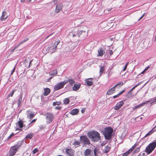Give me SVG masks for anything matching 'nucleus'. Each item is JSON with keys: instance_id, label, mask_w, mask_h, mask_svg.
Here are the masks:
<instances>
[{"instance_id": "680f3d73", "label": "nucleus", "mask_w": 156, "mask_h": 156, "mask_svg": "<svg viewBox=\"0 0 156 156\" xmlns=\"http://www.w3.org/2000/svg\"><path fill=\"white\" fill-rule=\"evenodd\" d=\"M112 9V8H111V9H106L105 10V11L107 10L109 12V11H110L111 10V9Z\"/></svg>"}, {"instance_id": "a878e982", "label": "nucleus", "mask_w": 156, "mask_h": 156, "mask_svg": "<svg viewBox=\"0 0 156 156\" xmlns=\"http://www.w3.org/2000/svg\"><path fill=\"white\" fill-rule=\"evenodd\" d=\"M23 93L21 94V95L20 97L19 98L18 100V104L19 106L22 102V96Z\"/></svg>"}, {"instance_id": "09e8293b", "label": "nucleus", "mask_w": 156, "mask_h": 156, "mask_svg": "<svg viewBox=\"0 0 156 156\" xmlns=\"http://www.w3.org/2000/svg\"><path fill=\"white\" fill-rule=\"evenodd\" d=\"M33 60V59L31 60L30 61V62L29 64V65H28V68H30V67L31 65H32L31 62H32Z\"/></svg>"}, {"instance_id": "7ed1b4c3", "label": "nucleus", "mask_w": 156, "mask_h": 156, "mask_svg": "<svg viewBox=\"0 0 156 156\" xmlns=\"http://www.w3.org/2000/svg\"><path fill=\"white\" fill-rule=\"evenodd\" d=\"M113 132V129L110 127L105 128L104 135L105 138L108 140H110L112 136Z\"/></svg>"}, {"instance_id": "c756f323", "label": "nucleus", "mask_w": 156, "mask_h": 156, "mask_svg": "<svg viewBox=\"0 0 156 156\" xmlns=\"http://www.w3.org/2000/svg\"><path fill=\"white\" fill-rule=\"evenodd\" d=\"M57 74V69H55L53 70L51 73L50 74V75L52 76H56Z\"/></svg>"}, {"instance_id": "423d86ee", "label": "nucleus", "mask_w": 156, "mask_h": 156, "mask_svg": "<svg viewBox=\"0 0 156 156\" xmlns=\"http://www.w3.org/2000/svg\"><path fill=\"white\" fill-rule=\"evenodd\" d=\"M68 83L67 80H65L57 83L54 87V90H57L63 88L65 84Z\"/></svg>"}, {"instance_id": "20e7f679", "label": "nucleus", "mask_w": 156, "mask_h": 156, "mask_svg": "<svg viewBox=\"0 0 156 156\" xmlns=\"http://www.w3.org/2000/svg\"><path fill=\"white\" fill-rule=\"evenodd\" d=\"M60 42V41L59 40L56 41L54 45L47 48V51L48 52L50 51L51 53L55 52L57 48V45L59 44Z\"/></svg>"}, {"instance_id": "c03bdc74", "label": "nucleus", "mask_w": 156, "mask_h": 156, "mask_svg": "<svg viewBox=\"0 0 156 156\" xmlns=\"http://www.w3.org/2000/svg\"><path fill=\"white\" fill-rule=\"evenodd\" d=\"M38 151H39L38 149L37 148H35L32 151L33 154H35Z\"/></svg>"}, {"instance_id": "ddd939ff", "label": "nucleus", "mask_w": 156, "mask_h": 156, "mask_svg": "<svg viewBox=\"0 0 156 156\" xmlns=\"http://www.w3.org/2000/svg\"><path fill=\"white\" fill-rule=\"evenodd\" d=\"M30 112V110H28L26 112L27 113V117L31 120L35 116V114L34 113H31L29 114V112Z\"/></svg>"}, {"instance_id": "f8f14e48", "label": "nucleus", "mask_w": 156, "mask_h": 156, "mask_svg": "<svg viewBox=\"0 0 156 156\" xmlns=\"http://www.w3.org/2000/svg\"><path fill=\"white\" fill-rule=\"evenodd\" d=\"M150 101H147L144 102L143 103H142L139 105H137L135 106L133 108V110L136 109L137 108H140L141 107L144 106L147 103H148L150 102Z\"/></svg>"}, {"instance_id": "e2e57ef3", "label": "nucleus", "mask_w": 156, "mask_h": 156, "mask_svg": "<svg viewBox=\"0 0 156 156\" xmlns=\"http://www.w3.org/2000/svg\"><path fill=\"white\" fill-rule=\"evenodd\" d=\"M154 41H156V36L155 37Z\"/></svg>"}, {"instance_id": "de8ad7c7", "label": "nucleus", "mask_w": 156, "mask_h": 156, "mask_svg": "<svg viewBox=\"0 0 156 156\" xmlns=\"http://www.w3.org/2000/svg\"><path fill=\"white\" fill-rule=\"evenodd\" d=\"M61 107L59 106H56V107H55V109H57V110H60V109H61Z\"/></svg>"}, {"instance_id": "c85d7f7f", "label": "nucleus", "mask_w": 156, "mask_h": 156, "mask_svg": "<svg viewBox=\"0 0 156 156\" xmlns=\"http://www.w3.org/2000/svg\"><path fill=\"white\" fill-rule=\"evenodd\" d=\"M110 149V147L108 146H106L105 147L104 149V151L105 152L108 153V152Z\"/></svg>"}, {"instance_id": "774afa93", "label": "nucleus", "mask_w": 156, "mask_h": 156, "mask_svg": "<svg viewBox=\"0 0 156 156\" xmlns=\"http://www.w3.org/2000/svg\"><path fill=\"white\" fill-rule=\"evenodd\" d=\"M76 35L74 34L73 35V37H76Z\"/></svg>"}, {"instance_id": "338daca9", "label": "nucleus", "mask_w": 156, "mask_h": 156, "mask_svg": "<svg viewBox=\"0 0 156 156\" xmlns=\"http://www.w3.org/2000/svg\"><path fill=\"white\" fill-rule=\"evenodd\" d=\"M16 48H15L13 50H12V52H13L14 51L15 49H16Z\"/></svg>"}, {"instance_id": "a19ab883", "label": "nucleus", "mask_w": 156, "mask_h": 156, "mask_svg": "<svg viewBox=\"0 0 156 156\" xmlns=\"http://www.w3.org/2000/svg\"><path fill=\"white\" fill-rule=\"evenodd\" d=\"M61 102L60 101H56V102H54L53 103V106H55L56 105H61Z\"/></svg>"}, {"instance_id": "393cba45", "label": "nucleus", "mask_w": 156, "mask_h": 156, "mask_svg": "<svg viewBox=\"0 0 156 156\" xmlns=\"http://www.w3.org/2000/svg\"><path fill=\"white\" fill-rule=\"evenodd\" d=\"M125 90H123L122 91H121V92L118 93L117 95H115L113 96V98H116L118 97L119 96H120L123 93L125 92Z\"/></svg>"}, {"instance_id": "4c0bfd02", "label": "nucleus", "mask_w": 156, "mask_h": 156, "mask_svg": "<svg viewBox=\"0 0 156 156\" xmlns=\"http://www.w3.org/2000/svg\"><path fill=\"white\" fill-rule=\"evenodd\" d=\"M63 101L65 104H67L69 103V100L68 98H66Z\"/></svg>"}, {"instance_id": "cd10ccee", "label": "nucleus", "mask_w": 156, "mask_h": 156, "mask_svg": "<svg viewBox=\"0 0 156 156\" xmlns=\"http://www.w3.org/2000/svg\"><path fill=\"white\" fill-rule=\"evenodd\" d=\"M29 39L28 38L24 40L23 41H21L17 46L15 47V48H17L20 45L24 43L26 41H27Z\"/></svg>"}, {"instance_id": "2f4dec72", "label": "nucleus", "mask_w": 156, "mask_h": 156, "mask_svg": "<svg viewBox=\"0 0 156 156\" xmlns=\"http://www.w3.org/2000/svg\"><path fill=\"white\" fill-rule=\"evenodd\" d=\"M131 153V151H130L129 149L128 151L124 153L122 155V156H127Z\"/></svg>"}, {"instance_id": "3c124183", "label": "nucleus", "mask_w": 156, "mask_h": 156, "mask_svg": "<svg viewBox=\"0 0 156 156\" xmlns=\"http://www.w3.org/2000/svg\"><path fill=\"white\" fill-rule=\"evenodd\" d=\"M15 67H14L13 69H12V72L11 73V75H12L13 73L15 71Z\"/></svg>"}, {"instance_id": "7c9ffc66", "label": "nucleus", "mask_w": 156, "mask_h": 156, "mask_svg": "<svg viewBox=\"0 0 156 156\" xmlns=\"http://www.w3.org/2000/svg\"><path fill=\"white\" fill-rule=\"evenodd\" d=\"M68 82L70 85H73L75 83V82L73 79H69L68 80Z\"/></svg>"}, {"instance_id": "b1692460", "label": "nucleus", "mask_w": 156, "mask_h": 156, "mask_svg": "<svg viewBox=\"0 0 156 156\" xmlns=\"http://www.w3.org/2000/svg\"><path fill=\"white\" fill-rule=\"evenodd\" d=\"M79 112V110L77 109H74L72 110L70 113L72 115H76L78 114Z\"/></svg>"}, {"instance_id": "e433bc0d", "label": "nucleus", "mask_w": 156, "mask_h": 156, "mask_svg": "<svg viewBox=\"0 0 156 156\" xmlns=\"http://www.w3.org/2000/svg\"><path fill=\"white\" fill-rule=\"evenodd\" d=\"M140 147H137L133 151V154H135L140 151Z\"/></svg>"}, {"instance_id": "4d7b16f0", "label": "nucleus", "mask_w": 156, "mask_h": 156, "mask_svg": "<svg viewBox=\"0 0 156 156\" xmlns=\"http://www.w3.org/2000/svg\"><path fill=\"white\" fill-rule=\"evenodd\" d=\"M136 87L134 86L130 90L131 91H132V90H134V89H135V88H136Z\"/></svg>"}, {"instance_id": "f704fd0d", "label": "nucleus", "mask_w": 156, "mask_h": 156, "mask_svg": "<svg viewBox=\"0 0 156 156\" xmlns=\"http://www.w3.org/2000/svg\"><path fill=\"white\" fill-rule=\"evenodd\" d=\"M37 120V119H34L33 120H32V121L30 122V123L28 125V126H29L28 128H29L30 127L32 126V125L31 124L32 123H33L35 122Z\"/></svg>"}, {"instance_id": "6e6552de", "label": "nucleus", "mask_w": 156, "mask_h": 156, "mask_svg": "<svg viewBox=\"0 0 156 156\" xmlns=\"http://www.w3.org/2000/svg\"><path fill=\"white\" fill-rule=\"evenodd\" d=\"M8 11L4 9L2 13V15L0 18V20L2 21L6 20L9 17V15L8 14Z\"/></svg>"}, {"instance_id": "13d9d810", "label": "nucleus", "mask_w": 156, "mask_h": 156, "mask_svg": "<svg viewBox=\"0 0 156 156\" xmlns=\"http://www.w3.org/2000/svg\"><path fill=\"white\" fill-rule=\"evenodd\" d=\"M142 82H140L139 83H137V85L139 86V85H140L142 83Z\"/></svg>"}, {"instance_id": "412c9836", "label": "nucleus", "mask_w": 156, "mask_h": 156, "mask_svg": "<svg viewBox=\"0 0 156 156\" xmlns=\"http://www.w3.org/2000/svg\"><path fill=\"white\" fill-rule=\"evenodd\" d=\"M50 90L48 88H45L44 89V91L43 93V95L44 96H47L50 93Z\"/></svg>"}, {"instance_id": "6e6d98bb", "label": "nucleus", "mask_w": 156, "mask_h": 156, "mask_svg": "<svg viewBox=\"0 0 156 156\" xmlns=\"http://www.w3.org/2000/svg\"><path fill=\"white\" fill-rule=\"evenodd\" d=\"M139 155L144 156L145 155V153H140Z\"/></svg>"}, {"instance_id": "0e129e2a", "label": "nucleus", "mask_w": 156, "mask_h": 156, "mask_svg": "<svg viewBox=\"0 0 156 156\" xmlns=\"http://www.w3.org/2000/svg\"><path fill=\"white\" fill-rule=\"evenodd\" d=\"M51 35V34H50V35H49L46 38V39H47V38H48V37H49V36H50Z\"/></svg>"}, {"instance_id": "5fc2aeb1", "label": "nucleus", "mask_w": 156, "mask_h": 156, "mask_svg": "<svg viewBox=\"0 0 156 156\" xmlns=\"http://www.w3.org/2000/svg\"><path fill=\"white\" fill-rule=\"evenodd\" d=\"M150 68V67L149 66H148L147 67H146L145 69H144V71H146L148 69Z\"/></svg>"}, {"instance_id": "f257e3e1", "label": "nucleus", "mask_w": 156, "mask_h": 156, "mask_svg": "<svg viewBox=\"0 0 156 156\" xmlns=\"http://www.w3.org/2000/svg\"><path fill=\"white\" fill-rule=\"evenodd\" d=\"M88 136L91 140L94 141H97L100 139L99 134L98 132L94 131H89L88 133Z\"/></svg>"}, {"instance_id": "a211bd4d", "label": "nucleus", "mask_w": 156, "mask_h": 156, "mask_svg": "<svg viewBox=\"0 0 156 156\" xmlns=\"http://www.w3.org/2000/svg\"><path fill=\"white\" fill-rule=\"evenodd\" d=\"M156 126H155L151 130L147 133L144 136V137H146L148 136H150L154 132L156 131V129H155Z\"/></svg>"}, {"instance_id": "69168bd1", "label": "nucleus", "mask_w": 156, "mask_h": 156, "mask_svg": "<svg viewBox=\"0 0 156 156\" xmlns=\"http://www.w3.org/2000/svg\"><path fill=\"white\" fill-rule=\"evenodd\" d=\"M134 86L136 87L138 86V85H137V84H136Z\"/></svg>"}, {"instance_id": "37998d69", "label": "nucleus", "mask_w": 156, "mask_h": 156, "mask_svg": "<svg viewBox=\"0 0 156 156\" xmlns=\"http://www.w3.org/2000/svg\"><path fill=\"white\" fill-rule=\"evenodd\" d=\"M98 148H95L94 149V152L95 156H96L97 155V152H98Z\"/></svg>"}, {"instance_id": "603ef678", "label": "nucleus", "mask_w": 156, "mask_h": 156, "mask_svg": "<svg viewBox=\"0 0 156 156\" xmlns=\"http://www.w3.org/2000/svg\"><path fill=\"white\" fill-rule=\"evenodd\" d=\"M150 101H150H152V103L154 102H155L156 101V97L154 98V99H153V100H152L151 101Z\"/></svg>"}, {"instance_id": "052dcab7", "label": "nucleus", "mask_w": 156, "mask_h": 156, "mask_svg": "<svg viewBox=\"0 0 156 156\" xmlns=\"http://www.w3.org/2000/svg\"><path fill=\"white\" fill-rule=\"evenodd\" d=\"M25 2V0H20V2L22 3H24Z\"/></svg>"}, {"instance_id": "4468645a", "label": "nucleus", "mask_w": 156, "mask_h": 156, "mask_svg": "<svg viewBox=\"0 0 156 156\" xmlns=\"http://www.w3.org/2000/svg\"><path fill=\"white\" fill-rule=\"evenodd\" d=\"M98 55L100 56H103L105 53V50L101 48H99L98 51Z\"/></svg>"}, {"instance_id": "c9c22d12", "label": "nucleus", "mask_w": 156, "mask_h": 156, "mask_svg": "<svg viewBox=\"0 0 156 156\" xmlns=\"http://www.w3.org/2000/svg\"><path fill=\"white\" fill-rule=\"evenodd\" d=\"M16 90H13L11 93H10L9 94H8L7 96V98H9L10 96H11V97H12L14 94V92H15Z\"/></svg>"}, {"instance_id": "2eb2a0df", "label": "nucleus", "mask_w": 156, "mask_h": 156, "mask_svg": "<svg viewBox=\"0 0 156 156\" xmlns=\"http://www.w3.org/2000/svg\"><path fill=\"white\" fill-rule=\"evenodd\" d=\"M85 31L83 30H81L78 32V34H77L78 37H83L86 35L85 34Z\"/></svg>"}, {"instance_id": "dca6fc26", "label": "nucleus", "mask_w": 156, "mask_h": 156, "mask_svg": "<svg viewBox=\"0 0 156 156\" xmlns=\"http://www.w3.org/2000/svg\"><path fill=\"white\" fill-rule=\"evenodd\" d=\"M92 80L93 79L92 78L87 79L85 80V83L88 86H91L93 84Z\"/></svg>"}, {"instance_id": "8fccbe9b", "label": "nucleus", "mask_w": 156, "mask_h": 156, "mask_svg": "<svg viewBox=\"0 0 156 156\" xmlns=\"http://www.w3.org/2000/svg\"><path fill=\"white\" fill-rule=\"evenodd\" d=\"M113 53V52L112 50H110L109 51V55L110 56H111Z\"/></svg>"}, {"instance_id": "5701e85b", "label": "nucleus", "mask_w": 156, "mask_h": 156, "mask_svg": "<svg viewBox=\"0 0 156 156\" xmlns=\"http://www.w3.org/2000/svg\"><path fill=\"white\" fill-rule=\"evenodd\" d=\"M91 152L90 149H87L84 151V154L85 156H88L90 154Z\"/></svg>"}, {"instance_id": "bf43d9fd", "label": "nucleus", "mask_w": 156, "mask_h": 156, "mask_svg": "<svg viewBox=\"0 0 156 156\" xmlns=\"http://www.w3.org/2000/svg\"><path fill=\"white\" fill-rule=\"evenodd\" d=\"M145 72H146V71H144H144H142V72L140 73V74H144V73H145Z\"/></svg>"}, {"instance_id": "f03ea898", "label": "nucleus", "mask_w": 156, "mask_h": 156, "mask_svg": "<svg viewBox=\"0 0 156 156\" xmlns=\"http://www.w3.org/2000/svg\"><path fill=\"white\" fill-rule=\"evenodd\" d=\"M156 147V141L150 143L146 147L145 151L147 154H150Z\"/></svg>"}, {"instance_id": "79ce46f5", "label": "nucleus", "mask_w": 156, "mask_h": 156, "mask_svg": "<svg viewBox=\"0 0 156 156\" xmlns=\"http://www.w3.org/2000/svg\"><path fill=\"white\" fill-rule=\"evenodd\" d=\"M124 84V83L122 82H120L116 84L114 87H117V86H119V87L122 86Z\"/></svg>"}, {"instance_id": "0eeeda50", "label": "nucleus", "mask_w": 156, "mask_h": 156, "mask_svg": "<svg viewBox=\"0 0 156 156\" xmlns=\"http://www.w3.org/2000/svg\"><path fill=\"white\" fill-rule=\"evenodd\" d=\"M80 140L84 145L90 144L89 140L87 137L85 136H80Z\"/></svg>"}, {"instance_id": "58836bf2", "label": "nucleus", "mask_w": 156, "mask_h": 156, "mask_svg": "<svg viewBox=\"0 0 156 156\" xmlns=\"http://www.w3.org/2000/svg\"><path fill=\"white\" fill-rule=\"evenodd\" d=\"M137 144H135L129 150L132 152L137 146Z\"/></svg>"}, {"instance_id": "6ab92c4d", "label": "nucleus", "mask_w": 156, "mask_h": 156, "mask_svg": "<svg viewBox=\"0 0 156 156\" xmlns=\"http://www.w3.org/2000/svg\"><path fill=\"white\" fill-rule=\"evenodd\" d=\"M81 85L79 83L78 84H75L72 87L73 90V91H76L79 89Z\"/></svg>"}, {"instance_id": "4be33fe9", "label": "nucleus", "mask_w": 156, "mask_h": 156, "mask_svg": "<svg viewBox=\"0 0 156 156\" xmlns=\"http://www.w3.org/2000/svg\"><path fill=\"white\" fill-rule=\"evenodd\" d=\"M134 96V95L133 94L132 91L130 90L126 94V97L128 98H132Z\"/></svg>"}, {"instance_id": "a18cd8bd", "label": "nucleus", "mask_w": 156, "mask_h": 156, "mask_svg": "<svg viewBox=\"0 0 156 156\" xmlns=\"http://www.w3.org/2000/svg\"><path fill=\"white\" fill-rule=\"evenodd\" d=\"M15 134L12 133H11L8 137L7 139L8 140H9L12 137L14 136H15Z\"/></svg>"}, {"instance_id": "49530a36", "label": "nucleus", "mask_w": 156, "mask_h": 156, "mask_svg": "<svg viewBox=\"0 0 156 156\" xmlns=\"http://www.w3.org/2000/svg\"><path fill=\"white\" fill-rule=\"evenodd\" d=\"M129 63V62H128L125 65V66L124 67L122 71H125L126 70V69H127V66L128 65Z\"/></svg>"}, {"instance_id": "473e14b6", "label": "nucleus", "mask_w": 156, "mask_h": 156, "mask_svg": "<svg viewBox=\"0 0 156 156\" xmlns=\"http://www.w3.org/2000/svg\"><path fill=\"white\" fill-rule=\"evenodd\" d=\"M105 67L104 66L100 67L99 73L100 75L102 74L105 70Z\"/></svg>"}, {"instance_id": "aec40b11", "label": "nucleus", "mask_w": 156, "mask_h": 156, "mask_svg": "<svg viewBox=\"0 0 156 156\" xmlns=\"http://www.w3.org/2000/svg\"><path fill=\"white\" fill-rule=\"evenodd\" d=\"M115 87L114 86L113 87L109 90L107 92V95H111L115 91Z\"/></svg>"}, {"instance_id": "ea45409f", "label": "nucleus", "mask_w": 156, "mask_h": 156, "mask_svg": "<svg viewBox=\"0 0 156 156\" xmlns=\"http://www.w3.org/2000/svg\"><path fill=\"white\" fill-rule=\"evenodd\" d=\"M80 143V141L75 140L74 142L73 143V144L74 146H79Z\"/></svg>"}, {"instance_id": "864d4df0", "label": "nucleus", "mask_w": 156, "mask_h": 156, "mask_svg": "<svg viewBox=\"0 0 156 156\" xmlns=\"http://www.w3.org/2000/svg\"><path fill=\"white\" fill-rule=\"evenodd\" d=\"M145 15V13H144L143 15L140 17V18L138 20V21H140L141 19L144 16V15Z\"/></svg>"}, {"instance_id": "f3484780", "label": "nucleus", "mask_w": 156, "mask_h": 156, "mask_svg": "<svg viewBox=\"0 0 156 156\" xmlns=\"http://www.w3.org/2000/svg\"><path fill=\"white\" fill-rule=\"evenodd\" d=\"M62 6L61 5H56V9H55V12L57 13H58L62 9Z\"/></svg>"}, {"instance_id": "72a5a7b5", "label": "nucleus", "mask_w": 156, "mask_h": 156, "mask_svg": "<svg viewBox=\"0 0 156 156\" xmlns=\"http://www.w3.org/2000/svg\"><path fill=\"white\" fill-rule=\"evenodd\" d=\"M29 60L30 59L29 58H26L25 60L23 63L25 66H27L28 65Z\"/></svg>"}, {"instance_id": "9d476101", "label": "nucleus", "mask_w": 156, "mask_h": 156, "mask_svg": "<svg viewBox=\"0 0 156 156\" xmlns=\"http://www.w3.org/2000/svg\"><path fill=\"white\" fill-rule=\"evenodd\" d=\"M17 124L19 128H16V130L22 131V128L23 126V124L22 121L21 120H19L17 122Z\"/></svg>"}, {"instance_id": "1a4fd4ad", "label": "nucleus", "mask_w": 156, "mask_h": 156, "mask_svg": "<svg viewBox=\"0 0 156 156\" xmlns=\"http://www.w3.org/2000/svg\"><path fill=\"white\" fill-rule=\"evenodd\" d=\"M124 102L123 101H121L117 103L116 105L114 107V109L116 110H118L122 106Z\"/></svg>"}, {"instance_id": "9b49d317", "label": "nucleus", "mask_w": 156, "mask_h": 156, "mask_svg": "<svg viewBox=\"0 0 156 156\" xmlns=\"http://www.w3.org/2000/svg\"><path fill=\"white\" fill-rule=\"evenodd\" d=\"M66 152L69 156H74L73 150L72 149H66Z\"/></svg>"}, {"instance_id": "bb28decb", "label": "nucleus", "mask_w": 156, "mask_h": 156, "mask_svg": "<svg viewBox=\"0 0 156 156\" xmlns=\"http://www.w3.org/2000/svg\"><path fill=\"white\" fill-rule=\"evenodd\" d=\"M34 136L33 133H30L28 134L26 136L25 138L26 139H31Z\"/></svg>"}, {"instance_id": "39448f33", "label": "nucleus", "mask_w": 156, "mask_h": 156, "mask_svg": "<svg viewBox=\"0 0 156 156\" xmlns=\"http://www.w3.org/2000/svg\"><path fill=\"white\" fill-rule=\"evenodd\" d=\"M46 122L48 123H51L54 118V115L52 113L48 112L45 114Z\"/></svg>"}]
</instances>
